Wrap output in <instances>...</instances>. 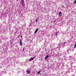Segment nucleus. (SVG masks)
Returning a JSON list of instances; mask_svg holds the SVG:
<instances>
[{
    "mask_svg": "<svg viewBox=\"0 0 76 76\" xmlns=\"http://www.w3.org/2000/svg\"><path fill=\"white\" fill-rule=\"evenodd\" d=\"M20 45H21V46H22V40H20Z\"/></svg>",
    "mask_w": 76,
    "mask_h": 76,
    "instance_id": "1",
    "label": "nucleus"
},
{
    "mask_svg": "<svg viewBox=\"0 0 76 76\" xmlns=\"http://www.w3.org/2000/svg\"><path fill=\"white\" fill-rule=\"evenodd\" d=\"M27 74H29L31 72L29 70H28L26 71Z\"/></svg>",
    "mask_w": 76,
    "mask_h": 76,
    "instance_id": "2",
    "label": "nucleus"
},
{
    "mask_svg": "<svg viewBox=\"0 0 76 76\" xmlns=\"http://www.w3.org/2000/svg\"><path fill=\"white\" fill-rule=\"evenodd\" d=\"M38 28H37V29L35 31L34 33L36 34L37 32H38Z\"/></svg>",
    "mask_w": 76,
    "mask_h": 76,
    "instance_id": "3",
    "label": "nucleus"
},
{
    "mask_svg": "<svg viewBox=\"0 0 76 76\" xmlns=\"http://www.w3.org/2000/svg\"><path fill=\"white\" fill-rule=\"evenodd\" d=\"M49 57V56L48 55H47L45 58V60H47V58Z\"/></svg>",
    "mask_w": 76,
    "mask_h": 76,
    "instance_id": "4",
    "label": "nucleus"
},
{
    "mask_svg": "<svg viewBox=\"0 0 76 76\" xmlns=\"http://www.w3.org/2000/svg\"><path fill=\"white\" fill-rule=\"evenodd\" d=\"M59 16H61L62 15V13H61V12H60L59 13Z\"/></svg>",
    "mask_w": 76,
    "mask_h": 76,
    "instance_id": "5",
    "label": "nucleus"
},
{
    "mask_svg": "<svg viewBox=\"0 0 76 76\" xmlns=\"http://www.w3.org/2000/svg\"><path fill=\"white\" fill-rule=\"evenodd\" d=\"M34 58H35V57H34L33 58H31L30 59L31 60H34Z\"/></svg>",
    "mask_w": 76,
    "mask_h": 76,
    "instance_id": "6",
    "label": "nucleus"
},
{
    "mask_svg": "<svg viewBox=\"0 0 76 76\" xmlns=\"http://www.w3.org/2000/svg\"><path fill=\"white\" fill-rule=\"evenodd\" d=\"M76 43H75V44L74 45V48H76Z\"/></svg>",
    "mask_w": 76,
    "mask_h": 76,
    "instance_id": "7",
    "label": "nucleus"
},
{
    "mask_svg": "<svg viewBox=\"0 0 76 76\" xmlns=\"http://www.w3.org/2000/svg\"><path fill=\"white\" fill-rule=\"evenodd\" d=\"M40 71H39V72H37V74H39V73H40Z\"/></svg>",
    "mask_w": 76,
    "mask_h": 76,
    "instance_id": "8",
    "label": "nucleus"
},
{
    "mask_svg": "<svg viewBox=\"0 0 76 76\" xmlns=\"http://www.w3.org/2000/svg\"><path fill=\"white\" fill-rule=\"evenodd\" d=\"M76 3V1L75 0L74 1V4H75Z\"/></svg>",
    "mask_w": 76,
    "mask_h": 76,
    "instance_id": "9",
    "label": "nucleus"
},
{
    "mask_svg": "<svg viewBox=\"0 0 76 76\" xmlns=\"http://www.w3.org/2000/svg\"><path fill=\"white\" fill-rule=\"evenodd\" d=\"M31 61V60L30 59L29 60V61Z\"/></svg>",
    "mask_w": 76,
    "mask_h": 76,
    "instance_id": "10",
    "label": "nucleus"
},
{
    "mask_svg": "<svg viewBox=\"0 0 76 76\" xmlns=\"http://www.w3.org/2000/svg\"><path fill=\"white\" fill-rule=\"evenodd\" d=\"M35 21L36 22H37V20H36Z\"/></svg>",
    "mask_w": 76,
    "mask_h": 76,
    "instance_id": "11",
    "label": "nucleus"
},
{
    "mask_svg": "<svg viewBox=\"0 0 76 76\" xmlns=\"http://www.w3.org/2000/svg\"><path fill=\"white\" fill-rule=\"evenodd\" d=\"M23 51H24V49H23Z\"/></svg>",
    "mask_w": 76,
    "mask_h": 76,
    "instance_id": "12",
    "label": "nucleus"
},
{
    "mask_svg": "<svg viewBox=\"0 0 76 76\" xmlns=\"http://www.w3.org/2000/svg\"><path fill=\"white\" fill-rule=\"evenodd\" d=\"M22 37H23V36H21V38H22Z\"/></svg>",
    "mask_w": 76,
    "mask_h": 76,
    "instance_id": "13",
    "label": "nucleus"
},
{
    "mask_svg": "<svg viewBox=\"0 0 76 76\" xmlns=\"http://www.w3.org/2000/svg\"><path fill=\"white\" fill-rule=\"evenodd\" d=\"M65 43H66V42H64V44H65Z\"/></svg>",
    "mask_w": 76,
    "mask_h": 76,
    "instance_id": "14",
    "label": "nucleus"
},
{
    "mask_svg": "<svg viewBox=\"0 0 76 76\" xmlns=\"http://www.w3.org/2000/svg\"><path fill=\"white\" fill-rule=\"evenodd\" d=\"M56 34H58V33L57 32V33H56Z\"/></svg>",
    "mask_w": 76,
    "mask_h": 76,
    "instance_id": "15",
    "label": "nucleus"
},
{
    "mask_svg": "<svg viewBox=\"0 0 76 76\" xmlns=\"http://www.w3.org/2000/svg\"><path fill=\"white\" fill-rule=\"evenodd\" d=\"M17 1H18V0H16Z\"/></svg>",
    "mask_w": 76,
    "mask_h": 76,
    "instance_id": "16",
    "label": "nucleus"
},
{
    "mask_svg": "<svg viewBox=\"0 0 76 76\" xmlns=\"http://www.w3.org/2000/svg\"><path fill=\"white\" fill-rule=\"evenodd\" d=\"M5 9H6V8H5Z\"/></svg>",
    "mask_w": 76,
    "mask_h": 76,
    "instance_id": "17",
    "label": "nucleus"
}]
</instances>
